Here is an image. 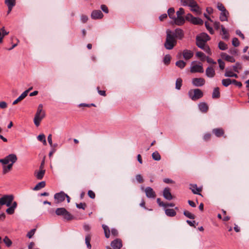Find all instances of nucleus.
Masks as SVG:
<instances>
[{"label": "nucleus", "mask_w": 249, "mask_h": 249, "mask_svg": "<svg viewBox=\"0 0 249 249\" xmlns=\"http://www.w3.org/2000/svg\"><path fill=\"white\" fill-rule=\"evenodd\" d=\"M152 157L153 160H160L161 159L160 155L158 151L153 152L152 154Z\"/></svg>", "instance_id": "nucleus-42"}, {"label": "nucleus", "mask_w": 249, "mask_h": 249, "mask_svg": "<svg viewBox=\"0 0 249 249\" xmlns=\"http://www.w3.org/2000/svg\"><path fill=\"white\" fill-rule=\"evenodd\" d=\"M111 233L112 235L114 236H117L118 235V231L117 229L113 228L111 230Z\"/></svg>", "instance_id": "nucleus-64"}, {"label": "nucleus", "mask_w": 249, "mask_h": 249, "mask_svg": "<svg viewBox=\"0 0 249 249\" xmlns=\"http://www.w3.org/2000/svg\"><path fill=\"white\" fill-rule=\"evenodd\" d=\"M17 207V203L16 201L13 202L12 206H10L6 210V212L9 214H12L15 212V210Z\"/></svg>", "instance_id": "nucleus-25"}, {"label": "nucleus", "mask_w": 249, "mask_h": 249, "mask_svg": "<svg viewBox=\"0 0 249 249\" xmlns=\"http://www.w3.org/2000/svg\"><path fill=\"white\" fill-rule=\"evenodd\" d=\"M232 84L236 86L239 88H241L242 87V84L241 82L237 81L235 79H232Z\"/></svg>", "instance_id": "nucleus-57"}, {"label": "nucleus", "mask_w": 249, "mask_h": 249, "mask_svg": "<svg viewBox=\"0 0 249 249\" xmlns=\"http://www.w3.org/2000/svg\"><path fill=\"white\" fill-rule=\"evenodd\" d=\"M45 113L43 110V105L42 104L39 105L37 111L35 115L34 122L36 126H38L40 124L41 121L45 117Z\"/></svg>", "instance_id": "nucleus-3"}, {"label": "nucleus", "mask_w": 249, "mask_h": 249, "mask_svg": "<svg viewBox=\"0 0 249 249\" xmlns=\"http://www.w3.org/2000/svg\"><path fill=\"white\" fill-rule=\"evenodd\" d=\"M232 44L234 47H237L239 45V41L237 38L234 37L232 39Z\"/></svg>", "instance_id": "nucleus-55"}, {"label": "nucleus", "mask_w": 249, "mask_h": 249, "mask_svg": "<svg viewBox=\"0 0 249 249\" xmlns=\"http://www.w3.org/2000/svg\"><path fill=\"white\" fill-rule=\"evenodd\" d=\"M3 241L8 247H9L12 245V242L7 236H5L3 238Z\"/></svg>", "instance_id": "nucleus-49"}, {"label": "nucleus", "mask_w": 249, "mask_h": 249, "mask_svg": "<svg viewBox=\"0 0 249 249\" xmlns=\"http://www.w3.org/2000/svg\"><path fill=\"white\" fill-rule=\"evenodd\" d=\"M217 8L219 10L221 11V12H224L227 11V10H226V8H225L224 6L221 3L218 2L217 3Z\"/></svg>", "instance_id": "nucleus-53"}, {"label": "nucleus", "mask_w": 249, "mask_h": 249, "mask_svg": "<svg viewBox=\"0 0 249 249\" xmlns=\"http://www.w3.org/2000/svg\"><path fill=\"white\" fill-rule=\"evenodd\" d=\"M215 74L213 68L212 67H208L206 70V75L209 78H213Z\"/></svg>", "instance_id": "nucleus-22"}, {"label": "nucleus", "mask_w": 249, "mask_h": 249, "mask_svg": "<svg viewBox=\"0 0 249 249\" xmlns=\"http://www.w3.org/2000/svg\"><path fill=\"white\" fill-rule=\"evenodd\" d=\"M205 25L206 29L208 30V31L209 32V33L212 35L213 34L214 31H213L212 27H211L210 26V24L208 23V22L206 21L205 23Z\"/></svg>", "instance_id": "nucleus-51"}, {"label": "nucleus", "mask_w": 249, "mask_h": 249, "mask_svg": "<svg viewBox=\"0 0 249 249\" xmlns=\"http://www.w3.org/2000/svg\"><path fill=\"white\" fill-rule=\"evenodd\" d=\"M211 138V134L209 133H206L203 136V139L205 141H208L210 140Z\"/></svg>", "instance_id": "nucleus-58"}, {"label": "nucleus", "mask_w": 249, "mask_h": 249, "mask_svg": "<svg viewBox=\"0 0 249 249\" xmlns=\"http://www.w3.org/2000/svg\"><path fill=\"white\" fill-rule=\"evenodd\" d=\"M4 2L7 6L14 7L16 5V0H5Z\"/></svg>", "instance_id": "nucleus-47"}, {"label": "nucleus", "mask_w": 249, "mask_h": 249, "mask_svg": "<svg viewBox=\"0 0 249 249\" xmlns=\"http://www.w3.org/2000/svg\"><path fill=\"white\" fill-rule=\"evenodd\" d=\"M221 82L223 86L227 87L231 84H232V79L230 78L223 79L222 80Z\"/></svg>", "instance_id": "nucleus-34"}, {"label": "nucleus", "mask_w": 249, "mask_h": 249, "mask_svg": "<svg viewBox=\"0 0 249 249\" xmlns=\"http://www.w3.org/2000/svg\"><path fill=\"white\" fill-rule=\"evenodd\" d=\"M172 33L170 30H167L166 31L167 35L164 47L167 50L172 49L177 44V40Z\"/></svg>", "instance_id": "nucleus-2"}, {"label": "nucleus", "mask_w": 249, "mask_h": 249, "mask_svg": "<svg viewBox=\"0 0 249 249\" xmlns=\"http://www.w3.org/2000/svg\"><path fill=\"white\" fill-rule=\"evenodd\" d=\"M37 140L39 141L42 142L44 145H46L47 142L45 139V136L44 134H40L37 136Z\"/></svg>", "instance_id": "nucleus-46"}, {"label": "nucleus", "mask_w": 249, "mask_h": 249, "mask_svg": "<svg viewBox=\"0 0 249 249\" xmlns=\"http://www.w3.org/2000/svg\"><path fill=\"white\" fill-rule=\"evenodd\" d=\"M168 15L169 17V18L173 20L174 19V18L176 17V16L175 15V9L174 8H170L167 11Z\"/></svg>", "instance_id": "nucleus-36"}, {"label": "nucleus", "mask_w": 249, "mask_h": 249, "mask_svg": "<svg viewBox=\"0 0 249 249\" xmlns=\"http://www.w3.org/2000/svg\"><path fill=\"white\" fill-rule=\"evenodd\" d=\"M218 63L219 64V68L221 70H223L225 68V63L221 59H219L217 60Z\"/></svg>", "instance_id": "nucleus-54"}, {"label": "nucleus", "mask_w": 249, "mask_h": 249, "mask_svg": "<svg viewBox=\"0 0 249 249\" xmlns=\"http://www.w3.org/2000/svg\"><path fill=\"white\" fill-rule=\"evenodd\" d=\"M103 17V14L99 10L93 11L91 14V18L94 19L101 18Z\"/></svg>", "instance_id": "nucleus-18"}, {"label": "nucleus", "mask_w": 249, "mask_h": 249, "mask_svg": "<svg viewBox=\"0 0 249 249\" xmlns=\"http://www.w3.org/2000/svg\"><path fill=\"white\" fill-rule=\"evenodd\" d=\"M165 214L170 217L175 216L177 213L176 211L173 209H166L165 210Z\"/></svg>", "instance_id": "nucleus-27"}, {"label": "nucleus", "mask_w": 249, "mask_h": 249, "mask_svg": "<svg viewBox=\"0 0 249 249\" xmlns=\"http://www.w3.org/2000/svg\"><path fill=\"white\" fill-rule=\"evenodd\" d=\"M221 30L222 35H224L223 38L224 39H228L229 37V34L223 25H221Z\"/></svg>", "instance_id": "nucleus-38"}, {"label": "nucleus", "mask_w": 249, "mask_h": 249, "mask_svg": "<svg viewBox=\"0 0 249 249\" xmlns=\"http://www.w3.org/2000/svg\"><path fill=\"white\" fill-rule=\"evenodd\" d=\"M183 214L185 216L189 218L194 219L195 218V215L188 211H184Z\"/></svg>", "instance_id": "nucleus-48"}, {"label": "nucleus", "mask_w": 249, "mask_h": 249, "mask_svg": "<svg viewBox=\"0 0 249 249\" xmlns=\"http://www.w3.org/2000/svg\"><path fill=\"white\" fill-rule=\"evenodd\" d=\"M172 35L174 36L176 39H178L181 40L183 38L184 34L182 29L177 28L175 30Z\"/></svg>", "instance_id": "nucleus-11"}, {"label": "nucleus", "mask_w": 249, "mask_h": 249, "mask_svg": "<svg viewBox=\"0 0 249 249\" xmlns=\"http://www.w3.org/2000/svg\"><path fill=\"white\" fill-rule=\"evenodd\" d=\"M102 227L104 231L105 236L107 238H108L110 237V231L108 226L106 225H102Z\"/></svg>", "instance_id": "nucleus-29"}, {"label": "nucleus", "mask_w": 249, "mask_h": 249, "mask_svg": "<svg viewBox=\"0 0 249 249\" xmlns=\"http://www.w3.org/2000/svg\"><path fill=\"white\" fill-rule=\"evenodd\" d=\"M66 194L64 193L63 192H61L60 193H56L54 196V198L56 201V203H59L63 201L66 198Z\"/></svg>", "instance_id": "nucleus-9"}, {"label": "nucleus", "mask_w": 249, "mask_h": 249, "mask_svg": "<svg viewBox=\"0 0 249 249\" xmlns=\"http://www.w3.org/2000/svg\"><path fill=\"white\" fill-rule=\"evenodd\" d=\"M17 156L14 154H11L5 157L4 159H0V162L3 165L2 172L6 174L11 170L13 164L17 161Z\"/></svg>", "instance_id": "nucleus-1"}, {"label": "nucleus", "mask_w": 249, "mask_h": 249, "mask_svg": "<svg viewBox=\"0 0 249 249\" xmlns=\"http://www.w3.org/2000/svg\"><path fill=\"white\" fill-rule=\"evenodd\" d=\"M183 58L186 60H189L193 56V53L188 50H184L182 52Z\"/></svg>", "instance_id": "nucleus-23"}, {"label": "nucleus", "mask_w": 249, "mask_h": 249, "mask_svg": "<svg viewBox=\"0 0 249 249\" xmlns=\"http://www.w3.org/2000/svg\"><path fill=\"white\" fill-rule=\"evenodd\" d=\"M221 56L225 60L230 62H234L235 61L233 56H230L226 53H222Z\"/></svg>", "instance_id": "nucleus-26"}, {"label": "nucleus", "mask_w": 249, "mask_h": 249, "mask_svg": "<svg viewBox=\"0 0 249 249\" xmlns=\"http://www.w3.org/2000/svg\"><path fill=\"white\" fill-rule=\"evenodd\" d=\"M163 196L166 199L171 200L173 197L170 192V189L169 187H166L163 191Z\"/></svg>", "instance_id": "nucleus-14"}, {"label": "nucleus", "mask_w": 249, "mask_h": 249, "mask_svg": "<svg viewBox=\"0 0 249 249\" xmlns=\"http://www.w3.org/2000/svg\"><path fill=\"white\" fill-rule=\"evenodd\" d=\"M136 178L138 182H139L140 183H142L143 182L142 177L141 175H136Z\"/></svg>", "instance_id": "nucleus-61"}, {"label": "nucleus", "mask_w": 249, "mask_h": 249, "mask_svg": "<svg viewBox=\"0 0 249 249\" xmlns=\"http://www.w3.org/2000/svg\"><path fill=\"white\" fill-rule=\"evenodd\" d=\"M190 71L192 73L200 72L202 73L204 71L202 65H195L191 67Z\"/></svg>", "instance_id": "nucleus-17"}, {"label": "nucleus", "mask_w": 249, "mask_h": 249, "mask_svg": "<svg viewBox=\"0 0 249 249\" xmlns=\"http://www.w3.org/2000/svg\"><path fill=\"white\" fill-rule=\"evenodd\" d=\"M189 97L193 101H196L203 96L202 91L199 89H192L189 90Z\"/></svg>", "instance_id": "nucleus-4"}, {"label": "nucleus", "mask_w": 249, "mask_h": 249, "mask_svg": "<svg viewBox=\"0 0 249 249\" xmlns=\"http://www.w3.org/2000/svg\"><path fill=\"white\" fill-rule=\"evenodd\" d=\"M88 196L91 198L94 199L95 197V193L91 190H89L88 193Z\"/></svg>", "instance_id": "nucleus-62"}, {"label": "nucleus", "mask_w": 249, "mask_h": 249, "mask_svg": "<svg viewBox=\"0 0 249 249\" xmlns=\"http://www.w3.org/2000/svg\"><path fill=\"white\" fill-rule=\"evenodd\" d=\"M46 185V183L45 181H41L38 183L36 186L34 187V190H38L41 189V188H44Z\"/></svg>", "instance_id": "nucleus-37"}, {"label": "nucleus", "mask_w": 249, "mask_h": 249, "mask_svg": "<svg viewBox=\"0 0 249 249\" xmlns=\"http://www.w3.org/2000/svg\"><path fill=\"white\" fill-rule=\"evenodd\" d=\"M157 202L160 206L165 207V203L161 201L160 198H158L157 199Z\"/></svg>", "instance_id": "nucleus-63"}, {"label": "nucleus", "mask_w": 249, "mask_h": 249, "mask_svg": "<svg viewBox=\"0 0 249 249\" xmlns=\"http://www.w3.org/2000/svg\"><path fill=\"white\" fill-rule=\"evenodd\" d=\"M196 37H199L200 39L204 40L205 42H207L210 39V37L207 34L205 33H201L199 36Z\"/></svg>", "instance_id": "nucleus-30"}, {"label": "nucleus", "mask_w": 249, "mask_h": 249, "mask_svg": "<svg viewBox=\"0 0 249 249\" xmlns=\"http://www.w3.org/2000/svg\"><path fill=\"white\" fill-rule=\"evenodd\" d=\"M234 72L231 71V69L227 68L225 70V72L224 76L227 77H232V75Z\"/></svg>", "instance_id": "nucleus-40"}, {"label": "nucleus", "mask_w": 249, "mask_h": 249, "mask_svg": "<svg viewBox=\"0 0 249 249\" xmlns=\"http://www.w3.org/2000/svg\"><path fill=\"white\" fill-rule=\"evenodd\" d=\"M212 132L217 137H220L223 136L225 133L224 129L222 128H216L213 129Z\"/></svg>", "instance_id": "nucleus-20"}, {"label": "nucleus", "mask_w": 249, "mask_h": 249, "mask_svg": "<svg viewBox=\"0 0 249 249\" xmlns=\"http://www.w3.org/2000/svg\"><path fill=\"white\" fill-rule=\"evenodd\" d=\"M185 13L184 10L182 8H180L179 10L177 12V16H183Z\"/></svg>", "instance_id": "nucleus-59"}, {"label": "nucleus", "mask_w": 249, "mask_h": 249, "mask_svg": "<svg viewBox=\"0 0 249 249\" xmlns=\"http://www.w3.org/2000/svg\"><path fill=\"white\" fill-rule=\"evenodd\" d=\"M220 97L219 88L218 87L215 88L213 89L212 97L213 98H218Z\"/></svg>", "instance_id": "nucleus-35"}, {"label": "nucleus", "mask_w": 249, "mask_h": 249, "mask_svg": "<svg viewBox=\"0 0 249 249\" xmlns=\"http://www.w3.org/2000/svg\"><path fill=\"white\" fill-rule=\"evenodd\" d=\"M35 231L36 230L35 229H32L30 231H29L27 234V236L29 238H31L33 237V236L34 235V234H35Z\"/></svg>", "instance_id": "nucleus-60"}, {"label": "nucleus", "mask_w": 249, "mask_h": 249, "mask_svg": "<svg viewBox=\"0 0 249 249\" xmlns=\"http://www.w3.org/2000/svg\"><path fill=\"white\" fill-rule=\"evenodd\" d=\"M9 34V32L6 31L4 27L0 29V36H5L8 35Z\"/></svg>", "instance_id": "nucleus-52"}, {"label": "nucleus", "mask_w": 249, "mask_h": 249, "mask_svg": "<svg viewBox=\"0 0 249 249\" xmlns=\"http://www.w3.org/2000/svg\"><path fill=\"white\" fill-rule=\"evenodd\" d=\"M171 57L169 54H166L165 55L163 58V63L166 65H168L171 61Z\"/></svg>", "instance_id": "nucleus-45"}, {"label": "nucleus", "mask_w": 249, "mask_h": 249, "mask_svg": "<svg viewBox=\"0 0 249 249\" xmlns=\"http://www.w3.org/2000/svg\"><path fill=\"white\" fill-rule=\"evenodd\" d=\"M186 65V62L183 60H178L176 62V65L181 69H183Z\"/></svg>", "instance_id": "nucleus-39"}, {"label": "nucleus", "mask_w": 249, "mask_h": 249, "mask_svg": "<svg viewBox=\"0 0 249 249\" xmlns=\"http://www.w3.org/2000/svg\"><path fill=\"white\" fill-rule=\"evenodd\" d=\"M76 207L79 209L85 210L87 207V205L85 203H80L79 204H76Z\"/></svg>", "instance_id": "nucleus-56"}, {"label": "nucleus", "mask_w": 249, "mask_h": 249, "mask_svg": "<svg viewBox=\"0 0 249 249\" xmlns=\"http://www.w3.org/2000/svg\"><path fill=\"white\" fill-rule=\"evenodd\" d=\"M91 238V236L90 234H87L85 237V243H86L87 248L89 249H90L91 248V245L90 243Z\"/></svg>", "instance_id": "nucleus-33"}, {"label": "nucleus", "mask_w": 249, "mask_h": 249, "mask_svg": "<svg viewBox=\"0 0 249 249\" xmlns=\"http://www.w3.org/2000/svg\"><path fill=\"white\" fill-rule=\"evenodd\" d=\"M185 20V18H184L183 16H178L175 17L173 21L175 24L178 26H181L184 24Z\"/></svg>", "instance_id": "nucleus-16"}, {"label": "nucleus", "mask_w": 249, "mask_h": 249, "mask_svg": "<svg viewBox=\"0 0 249 249\" xmlns=\"http://www.w3.org/2000/svg\"><path fill=\"white\" fill-rule=\"evenodd\" d=\"M28 92L29 90H26L24 91L16 100L13 102V105H15L24 99L27 96Z\"/></svg>", "instance_id": "nucleus-21"}, {"label": "nucleus", "mask_w": 249, "mask_h": 249, "mask_svg": "<svg viewBox=\"0 0 249 249\" xmlns=\"http://www.w3.org/2000/svg\"><path fill=\"white\" fill-rule=\"evenodd\" d=\"M218 47L221 50H226L228 48L227 45L223 41L219 42Z\"/></svg>", "instance_id": "nucleus-50"}, {"label": "nucleus", "mask_w": 249, "mask_h": 249, "mask_svg": "<svg viewBox=\"0 0 249 249\" xmlns=\"http://www.w3.org/2000/svg\"><path fill=\"white\" fill-rule=\"evenodd\" d=\"M229 12L227 11L224 12H221L220 15V20L221 21H225L228 20V15Z\"/></svg>", "instance_id": "nucleus-31"}, {"label": "nucleus", "mask_w": 249, "mask_h": 249, "mask_svg": "<svg viewBox=\"0 0 249 249\" xmlns=\"http://www.w3.org/2000/svg\"><path fill=\"white\" fill-rule=\"evenodd\" d=\"M194 0H181V4L183 6H189L193 4Z\"/></svg>", "instance_id": "nucleus-41"}, {"label": "nucleus", "mask_w": 249, "mask_h": 249, "mask_svg": "<svg viewBox=\"0 0 249 249\" xmlns=\"http://www.w3.org/2000/svg\"><path fill=\"white\" fill-rule=\"evenodd\" d=\"M196 45L200 48L203 49L205 47V42L204 40H202L199 38V37H196Z\"/></svg>", "instance_id": "nucleus-28"}, {"label": "nucleus", "mask_w": 249, "mask_h": 249, "mask_svg": "<svg viewBox=\"0 0 249 249\" xmlns=\"http://www.w3.org/2000/svg\"><path fill=\"white\" fill-rule=\"evenodd\" d=\"M196 56L200 58L201 61H205L207 57L205 54L201 52H197L196 53Z\"/></svg>", "instance_id": "nucleus-43"}, {"label": "nucleus", "mask_w": 249, "mask_h": 249, "mask_svg": "<svg viewBox=\"0 0 249 249\" xmlns=\"http://www.w3.org/2000/svg\"><path fill=\"white\" fill-rule=\"evenodd\" d=\"M189 7H191V11L195 12L196 15L201 14V9L196 1L194 0L193 4H191Z\"/></svg>", "instance_id": "nucleus-15"}, {"label": "nucleus", "mask_w": 249, "mask_h": 249, "mask_svg": "<svg viewBox=\"0 0 249 249\" xmlns=\"http://www.w3.org/2000/svg\"><path fill=\"white\" fill-rule=\"evenodd\" d=\"M42 168H43V163H42L40 166V170L38 171H35V174H34L35 176L38 179H42L44 176V174L45 173V170H43Z\"/></svg>", "instance_id": "nucleus-13"}, {"label": "nucleus", "mask_w": 249, "mask_h": 249, "mask_svg": "<svg viewBox=\"0 0 249 249\" xmlns=\"http://www.w3.org/2000/svg\"><path fill=\"white\" fill-rule=\"evenodd\" d=\"M185 19L195 25H202L203 23V21L201 19L193 17L191 14H188L185 16Z\"/></svg>", "instance_id": "nucleus-6"}, {"label": "nucleus", "mask_w": 249, "mask_h": 249, "mask_svg": "<svg viewBox=\"0 0 249 249\" xmlns=\"http://www.w3.org/2000/svg\"><path fill=\"white\" fill-rule=\"evenodd\" d=\"M205 84V80L203 78H194L192 84L195 87H202Z\"/></svg>", "instance_id": "nucleus-10"}, {"label": "nucleus", "mask_w": 249, "mask_h": 249, "mask_svg": "<svg viewBox=\"0 0 249 249\" xmlns=\"http://www.w3.org/2000/svg\"><path fill=\"white\" fill-rule=\"evenodd\" d=\"M55 213L58 216H62L64 219L68 221L74 218V216L64 208H57L55 210Z\"/></svg>", "instance_id": "nucleus-5"}, {"label": "nucleus", "mask_w": 249, "mask_h": 249, "mask_svg": "<svg viewBox=\"0 0 249 249\" xmlns=\"http://www.w3.org/2000/svg\"><path fill=\"white\" fill-rule=\"evenodd\" d=\"M145 193L148 198H155L156 196V193L150 187H147L145 189Z\"/></svg>", "instance_id": "nucleus-12"}, {"label": "nucleus", "mask_w": 249, "mask_h": 249, "mask_svg": "<svg viewBox=\"0 0 249 249\" xmlns=\"http://www.w3.org/2000/svg\"><path fill=\"white\" fill-rule=\"evenodd\" d=\"M232 70L236 72L239 73V71L242 70V67L241 64L237 62L235 65L233 66L232 67Z\"/></svg>", "instance_id": "nucleus-32"}, {"label": "nucleus", "mask_w": 249, "mask_h": 249, "mask_svg": "<svg viewBox=\"0 0 249 249\" xmlns=\"http://www.w3.org/2000/svg\"><path fill=\"white\" fill-rule=\"evenodd\" d=\"M182 80L180 78H178L177 79L176 82V89L179 90L180 89L182 86Z\"/></svg>", "instance_id": "nucleus-44"}, {"label": "nucleus", "mask_w": 249, "mask_h": 249, "mask_svg": "<svg viewBox=\"0 0 249 249\" xmlns=\"http://www.w3.org/2000/svg\"><path fill=\"white\" fill-rule=\"evenodd\" d=\"M198 107L199 110L203 113H206L207 112L209 109V107L207 104L205 102H200L198 104Z\"/></svg>", "instance_id": "nucleus-24"}, {"label": "nucleus", "mask_w": 249, "mask_h": 249, "mask_svg": "<svg viewBox=\"0 0 249 249\" xmlns=\"http://www.w3.org/2000/svg\"><path fill=\"white\" fill-rule=\"evenodd\" d=\"M13 199L14 196L13 195H5L0 198V203L1 205H6L7 206L9 207Z\"/></svg>", "instance_id": "nucleus-7"}, {"label": "nucleus", "mask_w": 249, "mask_h": 249, "mask_svg": "<svg viewBox=\"0 0 249 249\" xmlns=\"http://www.w3.org/2000/svg\"><path fill=\"white\" fill-rule=\"evenodd\" d=\"M190 189L194 194H197L201 196L200 192L202 191L201 187H198L196 184H190Z\"/></svg>", "instance_id": "nucleus-19"}, {"label": "nucleus", "mask_w": 249, "mask_h": 249, "mask_svg": "<svg viewBox=\"0 0 249 249\" xmlns=\"http://www.w3.org/2000/svg\"><path fill=\"white\" fill-rule=\"evenodd\" d=\"M110 246L111 248L107 246V249H120L122 246V241L121 239L117 238L111 242Z\"/></svg>", "instance_id": "nucleus-8"}]
</instances>
